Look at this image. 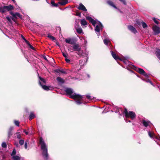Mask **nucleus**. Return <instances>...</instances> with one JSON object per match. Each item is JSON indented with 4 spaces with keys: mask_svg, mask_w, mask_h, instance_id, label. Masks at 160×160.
<instances>
[{
    "mask_svg": "<svg viewBox=\"0 0 160 160\" xmlns=\"http://www.w3.org/2000/svg\"><path fill=\"white\" fill-rule=\"evenodd\" d=\"M24 147L25 149H27L28 147V143L26 141L25 142L24 145Z\"/></svg>",
    "mask_w": 160,
    "mask_h": 160,
    "instance_id": "47",
    "label": "nucleus"
},
{
    "mask_svg": "<svg viewBox=\"0 0 160 160\" xmlns=\"http://www.w3.org/2000/svg\"><path fill=\"white\" fill-rule=\"evenodd\" d=\"M71 98L74 99L76 100V103L78 105H80L82 103V96L79 94H74L72 95L70 97Z\"/></svg>",
    "mask_w": 160,
    "mask_h": 160,
    "instance_id": "5",
    "label": "nucleus"
},
{
    "mask_svg": "<svg viewBox=\"0 0 160 160\" xmlns=\"http://www.w3.org/2000/svg\"><path fill=\"white\" fill-rule=\"evenodd\" d=\"M47 37L53 41L56 40V38L54 37L51 36L49 33L48 34Z\"/></svg>",
    "mask_w": 160,
    "mask_h": 160,
    "instance_id": "25",
    "label": "nucleus"
},
{
    "mask_svg": "<svg viewBox=\"0 0 160 160\" xmlns=\"http://www.w3.org/2000/svg\"><path fill=\"white\" fill-rule=\"evenodd\" d=\"M148 135L149 136L152 138H153L155 142H156L155 139H156L160 141V137H157L155 136L154 133L152 132H150L149 131L148 132Z\"/></svg>",
    "mask_w": 160,
    "mask_h": 160,
    "instance_id": "7",
    "label": "nucleus"
},
{
    "mask_svg": "<svg viewBox=\"0 0 160 160\" xmlns=\"http://www.w3.org/2000/svg\"><path fill=\"white\" fill-rule=\"evenodd\" d=\"M86 97L88 99H91V97L89 95H87Z\"/></svg>",
    "mask_w": 160,
    "mask_h": 160,
    "instance_id": "51",
    "label": "nucleus"
},
{
    "mask_svg": "<svg viewBox=\"0 0 160 160\" xmlns=\"http://www.w3.org/2000/svg\"><path fill=\"white\" fill-rule=\"evenodd\" d=\"M142 26L143 28H146L147 27V24L144 22H142Z\"/></svg>",
    "mask_w": 160,
    "mask_h": 160,
    "instance_id": "36",
    "label": "nucleus"
},
{
    "mask_svg": "<svg viewBox=\"0 0 160 160\" xmlns=\"http://www.w3.org/2000/svg\"><path fill=\"white\" fill-rule=\"evenodd\" d=\"M56 44L58 46L59 45V43L58 42H56Z\"/></svg>",
    "mask_w": 160,
    "mask_h": 160,
    "instance_id": "59",
    "label": "nucleus"
},
{
    "mask_svg": "<svg viewBox=\"0 0 160 160\" xmlns=\"http://www.w3.org/2000/svg\"><path fill=\"white\" fill-rule=\"evenodd\" d=\"M23 132H25V133L26 134L28 135V132H27L26 130H24Z\"/></svg>",
    "mask_w": 160,
    "mask_h": 160,
    "instance_id": "55",
    "label": "nucleus"
},
{
    "mask_svg": "<svg viewBox=\"0 0 160 160\" xmlns=\"http://www.w3.org/2000/svg\"><path fill=\"white\" fill-rule=\"evenodd\" d=\"M65 42L67 43L72 45L75 44V42L73 40H72L71 38L66 39H65Z\"/></svg>",
    "mask_w": 160,
    "mask_h": 160,
    "instance_id": "18",
    "label": "nucleus"
},
{
    "mask_svg": "<svg viewBox=\"0 0 160 160\" xmlns=\"http://www.w3.org/2000/svg\"><path fill=\"white\" fill-rule=\"evenodd\" d=\"M35 117V116L33 112H31L29 117V119L31 120L34 118Z\"/></svg>",
    "mask_w": 160,
    "mask_h": 160,
    "instance_id": "24",
    "label": "nucleus"
},
{
    "mask_svg": "<svg viewBox=\"0 0 160 160\" xmlns=\"http://www.w3.org/2000/svg\"><path fill=\"white\" fill-rule=\"evenodd\" d=\"M154 34L157 35L160 33V28L156 26H154L152 28Z\"/></svg>",
    "mask_w": 160,
    "mask_h": 160,
    "instance_id": "11",
    "label": "nucleus"
},
{
    "mask_svg": "<svg viewBox=\"0 0 160 160\" xmlns=\"http://www.w3.org/2000/svg\"><path fill=\"white\" fill-rule=\"evenodd\" d=\"M65 92L67 94L69 95H71V94L73 93V92L72 89L70 88H66L65 90Z\"/></svg>",
    "mask_w": 160,
    "mask_h": 160,
    "instance_id": "17",
    "label": "nucleus"
},
{
    "mask_svg": "<svg viewBox=\"0 0 160 160\" xmlns=\"http://www.w3.org/2000/svg\"><path fill=\"white\" fill-rule=\"evenodd\" d=\"M16 151L15 149H13L11 154V156H13L16 154Z\"/></svg>",
    "mask_w": 160,
    "mask_h": 160,
    "instance_id": "39",
    "label": "nucleus"
},
{
    "mask_svg": "<svg viewBox=\"0 0 160 160\" xmlns=\"http://www.w3.org/2000/svg\"><path fill=\"white\" fill-rule=\"evenodd\" d=\"M77 32L78 33L81 34L82 32V29L81 28H79L77 29Z\"/></svg>",
    "mask_w": 160,
    "mask_h": 160,
    "instance_id": "30",
    "label": "nucleus"
},
{
    "mask_svg": "<svg viewBox=\"0 0 160 160\" xmlns=\"http://www.w3.org/2000/svg\"><path fill=\"white\" fill-rule=\"evenodd\" d=\"M13 128L12 127H10L8 131V138L9 139L10 138L12 134V131L13 130Z\"/></svg>",
    "mask_w": 160,
    "mask_h": 160,
    "instance_id": "16",
    "label": "nucleus"
},
{
    "mask_svg": "<svg viewBox=\"0 0 160 160\" xmlns=\"http://www.w3.org/2000/svg\"><path fill=\"white\" fill-rule=\"evenodd\" d=\"M54 71L57 73H59L60 72V69H56L54 70Z\"/></svg>",
    "mask_w": 160,
    "mask_h": 160,
    "instance_id": "44",
    "label": "nucleus"
},
{
    "mask_svg": "<svg viewBox=\"0 0 160 160\" xmlns=\"http://www.w3.org/2000/svg\"><path fill=\"white\" fill-rule=\"evenodd\" d=\"M10 14L12 16V17H11L12 20L14 22H16V19L17 18V17L21 18H22V15L18 12H16L14 13L13 12L10 11Z\"/></svg>",
    "mask_w": 160,
    "mask_h": 160,
    "instance_id": "6",
    "label": "nucleus"
},
{
    "mask_svg": "<svg viewBox=\"0 0 160 160\" xmlns=\"http://www.w3.org/2000/svg\"><path fill=\"white\" fill-rule=\"evenodd\" d=\"M112 112H118L119 115H121V113L123 112L122 109L118 108V107L115 106L113 107L112 110H111Z\"/></svg>",
    "mask_w": 160,
    "mask_h": 160,
    "instance_id": "8",
    "label": "nucleus"
},
{
    "mask_svg": "<svg viewBox=\"0 0 160 160\" xmlns=\"http://www.w3.org/2000/svg\"><path fill=\"white\" fill-rule=\"evenodd\" d=\"M156 56L160 60V49H157Z\"/></svg>",
    "mask_w": 160,
    "mask_h": 160,
    "instance_id": "23",
    "label": "nucleus"
},
{
    "mask_svg": "<svg viewBox=\"0 0 160 160\" xmlns=\"http://www.w3.org/2000/svg\"><path fill=\"white\" fill-rule=\"evenodd\" d=\"M102 23L101 22H100L99 26L98 25H97L96 27L95 30L97 32H100V28L101 27H102Z\"/></svg>",
    "mask_w": 160,
    "mask_h": 160,
    "instance_id": "21",
    "label": "nucleus"
},
{
    "mask_svg": "<svg viewBox=\"0 0 160 160\" xmlns=\"http://www.w3.org/2000/svg\"><path fill=\"white\" fill-rule=\"evenodd\" d=\"M76 52V53L79 56H81L82 55V53L80 52Z\"/></svg>",
    "mask_w": 160,
    "mask_h": 160,
    "instance_id": "45",
    "label": "nucleus"
},
{
    "mask_svg": "<svg viewBox=\"0 0 160 160\" xmlns=\"http://www.w3.org/2000/svg\"><path fill=\"white\" fill-rule=\"evenodd\" d=\"M38 78H39V79L42 82L44 83L45 84L46 83V81L44 79L42 78L41 77L39 76Z\"/></svg>",
    "mask_w": 160,
    "mask_h": 160,
    "instance_id": "33",
    "label": "nucleus"
},
{
    "mask_svg": "<svg viewBox=\"0 0 160 160\" xmlns=\"http://www.w3.org/2000/svg\"><path fill=\"white\" fill-rule=\"evenodd\" d=\"M29 47L30 48L32 49L33 50H35V48L33 47L31 44L29 46Z\"/></svg>",
    "mask_w": 160,
    "mask_h": 160,
    "instance_id": "49",
    "label": "nucleus"
},
{
    "mask_svg": "<svg viewBox=\"0 0 160 160\" xmlns=\"http://www.w3.org/2000/svg\"><path fill=\"white\" fill-rule=\"evenodd\" d=\"M111 53L113 58L116 61L119 60L121 61H122L125 64H126L127 66L132 68V67H134V66L132 65L131 63L127 59L125 58H121L116 55V53L112 51H111Z\"/></svg>",
    "mask_w": 160,
    "mask_h": 160,
    "instance_id": "2",
    "label": "nucleus"
},
{
    "mask_svg": "<svg viewBox=\"0 0 160 160\" xmlns=\"http://www.w3.org/2000/svg\"><path fill=\"white\" fill-rule=\"evenodd\" d=\"M143 125L145 127L150 126V122L148 121H146L145 120H142L141 122Z\"/></svg>",
    "mask_w": 160,
    "mask_h": 160,
    "instance_id": "13",
    "label": "nucleus"
},
{
    "mask_svg": "<svg viewBox=\"0 0 160 160\" xmlns=\"http://www.w3.org/2000/svg\"><path fill=\"white\" fill-rule=\"evenodd\" d=\"M86 19L88 20L91 23L92 25L94 26H95V25L96 24V22L91 17L89 16H88L86 17Z\"/></svg>",
    "mask_w": 160,
    "mask_h": 160,
    "instance_id": "12",
    "label": "nucleus"
},
{
    "mask_svg": "<svg viewBox=\"0 0 160 160\" xmlns=\"http://www.w3.org/2000/svg\"><path fill=\"white\" fill-rule=\"evenodd\" d=\"M110 41L108 40L107 39H105L104 40V43L106 45H107L109 42H110Z\"/></svg>",
    "mask_w": 160,
    "mask_h": 160,
    "instance_id": "32",
    "label": "nucleus"
},
{
    "mask_svg": "<svg viewBox=\"0 0 160 160\" xmlns=\"http://www.w3.org/2000/svg\"><path fill=\"white\" fill-rule=\"evenodd\" d=\"M13 2H15V0H12Z\"/></svg>",
    "mask_w": 160,
    "mask_h": 160,
    "instance_id": "62",
    "label": "nucleus"
},
{
    "mask_svg": "<svg viewBox=\"0 0 160 160\" xmlns=\"http://www.w3.org/2000/svg\"><path fill=\"white\" fill-rule=\"evenodd\" d=\"M80 23L82 26H84L88 24L87 22L84 19H82L81 20Z\"/></svg>",
    "mask_w": 160,
    "mask_h": 160,
    "instance_id": "22",
    "label": "nucleus"
},
{
    "mask_svg": "<svg viewBox=\"0 0 160 160\" xmlns=\"http://www.w3.org/2000/svg\"><path fill=\"white\" fill-rule=\"evenodd\" d=\"M146 82H149V83H150V84H152V85H153V84L152 82L150 80L148 79V80H146Z\"/></svg>",
    "mask_w": 160,
    "mask_h": 160,
    "instance_id": "48",
    "label": "nucleus"
},
{
    "mask_svg": "<svg viewBox=\"0 0 160 160\" xmlns=\"http://www.w3.org/2000/svg\"><path fill=\"white\" fill-rule=\"evenodd\" d=\"M56 79L59 83L63 84L65 82L64 80L60 77H58Z\"/></svg>",
    "mask_w": 160,
    "mask_h": 160,
    "instance_id": "20",
    "label": "nucleus"
},
{
    "mask_svg": "<svg viewBox=\"0 0 160 160\" xmlns=\"http://www.w3.org/2000/svg\"><path fill=\"white\" fill-rule=\"evenodd\" d=\"M16 134H17V137L18 139H20L21 138V136L19 132H17Z\"/></svg>",
    "mask_w": 160,
    "mask_h": 160,
    "instance_id": "34",
    "label": "nucleus"
},
{
    "mask_svg": "<svg viewBox=\"0 0 160 160\" xmlns=\"http://www.w3.org/2000/svg\"><path fill=\"white\" fill-rule=\"evenodd\" d=\"M51 3L52 5V6L53 7H57L58 6V4L57 3H55V2L53 1H52L51 2Z\"/></svg>",
    "mask_w": 160,
    "mask_h": 160,
    "instance_id": "28",
    "label": "nucleus"
},
{
    "mask_svg": "<svg viewBox=\"0 0 160 160\" xmlns=\"http://www.w3.org/2000/svg\"><path fill=\"white\" fill-rule=\"evenodd\" d=\"M72 46L73 50L75 51L79 52L81 51V48L78 44H74Z\"/></svg>",
    "mask_w": 160,
    "mask_h": 160,
    "instance_id": "10",
    "label": "nucleus"
},
{
    "mask_svg": "<svg viewBox=\"0 0 160 160\" xmlns=\"http://www.w3.org/2000/svg\"><path fill=\"white\" fill-rule=\"evenodd\" d=\"M120 1L122 2L123 4L124 5H126V3L125 0H119Z\"/></svg>",
    "mask_w": 160,
    "mask_h": 160,
    "instance_id": "46",
    "label": "nucleus"
},
{
    "mask_svg": "<svg viewBox=\"0 0 160 160\" xmlns=\"http://www.w3.org/2000/svg\"><path fill=\"white\" fill-rule=\"evenodd\" d=\"M25 42L29 46L31 45L30 42L28 40L26 41Z\"/></svg>",
    "mask_w": 160,
    "mask_h": 160,
    "instance_id": "52",
    "label": "nucleus"
},
{
    "mask_svg": "<svg viewBox=\"0 0 160 160\" xmlns=\"http://www.w3.org/2000/svg\"><path fill=\"white\" fill-rule=\"evenodd\" d=\"M39 143L41 145V149L42 151V155L44 158L45 160H47L48 158V148L46 145L42 137H40L39 138Z\"/></svg>",
    "mask_w": 160,
    "mask_h": 160,
    "instance_id": "1",
    "label": "nucleus"
},
{
    "mask_svg": "<svg viewBox=\"0 0 160 160\" xmlns=\"http://www.w3.org/2000/svg\"><path fill=\"white\" fill-rule=\"evenodd\" d=\"M125 117L126 118H129L132 119H134L136 117V115L135 113L132 111H128L125 108L124 112Z\"/></svg>",
    "mask_w": 160,
    "mask_h": 160,
    "instance_id": "4",
    "label": "nucleus"
},
{
    "mask_svg": "<svg viewBox=\"0 0 160 160\" xmlns=\"http://www.w3.org/2000/svg\"><path fill=\"white\" fill-rule=\"evenodd\" d=\"M97 34L98 36H100V32H97Z\"/></svg>",
    "mask_w": 160,
    "mask_h": 160,
    "instance_id": "58",
    "label": "nucleus"
},
{
    "mask_svg": "<svg viewBox=\"0 0 160 160\" xmlns=\"http://www.w3.org/2000/svg\"><path fill=\"white\" fill-rule=\"evenodd\" d=\"M6 19H7V20H8V22L11 23H12V21L11 20V18L10 17H9L8 16H7V17H6Z\"/></svg>",
    "mask_w": 160,
    "mask_h": 160,
    "instance_id": "35",
    "label": "nucleus"
},
{
    "mask_svg": "<svg viewBox=\"0 0 160 160\" xmlns=\"http://www.w3.org/2000/svg\"><path fill=\"white\" fill-rule=\"evenodd\" d=\"M15 145L17 147H18V142L15 143Z\"/></svg>",
    "mask_w": 160,
    "mask_h": 160,
    "instance_id": "56",
    "label": "nucleus"
},
{
    "mask_svg": "<svg viewBox=\"0 0 160 160\" xmlns=\"http://www.w3.org/2000/svg\"><path fill=\"white\" fill-rule=\"evenodd\" d=\"M65 61L66 62L68 63H69L70 62V60L66 58L65 59Z\"/></svg>",
    "mask_w": 160,
    "mask_h": 160,
    "instance_id": "50",
    "label": "nucleus"
},
{
    "mask_svg": "<svg viewBox=\"0 0 160 160\" xmlns=\"http://www.w3.org/2000/svg\"><path fill=\"white\" fill-rule=\"evenodd\" d=\"M131 122V121L130 120H128V121H126V122Z\"/></svg>",
    "mask_w": 160,
    "mask_h": 160,
    "instance_id": "61",
    "label": "nucleus"
},
{
    "mask_svg": "<svg viewBox=\"0 0 160 160\" xmlns=\"http://www.w3.org/2000/svg\"><path fill=\"white\" fill-rule=\"evenodd\" d=\"M110 4L111 6H112L114 8L117 9V10L119 12H120L121 13H122V12L119 9L117 8L113 4V3L112 2H111Z\"/></svg>",
    "mask_w": 160,
    "mask_h": 160,
    "instance_id": "27",
    "label": "nucleus"
},
{
    "mask_svg": "<svg viewBox=\"0 0 160 160\" xmlns=\"http://www.w3.org/2000/svg\"><path fill=\"white\" fill-rule=\"evenodd\" d=\"M143 75L145 77H146L147 78H148V75L145 72H144V73L143 74Z\"/></svg>",
    "mask_w": 160,
    "mask_h": 160,
    "instance_id": "54",
    "label": "nucleus"
},
{
    "mask_svg": "<svg viewBox=\"0 0 160 160\" xmlns=\"http://www.w3.org/2000/svg\"><path fill=\"white\" fill-rule=\"evenodd\" d=\"M2 146L3 148H6L7 145L5 142H3L2 144Z\"/></svg>",
    "mask_w": 160,
    "mask_h": 160,
    "instance_id": "38",
    "label": "nucleus"
},
{
    "mask_svg": "<svg viewBox=\"0 0 160 160\" xmlns=\"http://www.w3.org/2000/svg\"><path fill=\"white\" fill-rule=\"evenodd\" d=\"M39 85L42 87V88L44 90L46 91H48L49 90H52L53 88L51 87L50 86H48L46 85H42L41 82L39 81Z\"/></svg>",
    "mask_w": 160,
    "mask_h": 160,
    "instance_id": "9",
    "label": "nucleus"
},
{
    "mask_svg": "<svg viewBox=\"0 0 160 160\" xmlns=\"http://www.w3.org/2000/svg\"><path fill=\"white\" fill-rule=\"evenodd\" d=\"M107 3L108 4L110 5V1H108L107 2Z\"/></svg>",
    "mask_w": 160,
    "mask_h": 160,
    "instance_id": "60",
    "label": "nucleus"
},
{
    "mask_svg": "<svg viewBox=\"0 0 160 160\" xmlns=\"http://www.w3.org/2000/svg\"><path fill=\"white\" fill-rule=\"evenodd\" d=\"M78 9L85 12L87 11V9L85 7L82 3H80L79 6L78 7Z\"/></svg>",
    "mask_w": 160,
    "mask_h": 160,
    "instance_id": "14",
    "label": "nucleus"
},
{
    "mask_svg": "<svg viewBox=\"0 0 160 160\" xmlns=\"http://www.w3.org/2000/svg\"><path fill=\"white\" fill-rule=\"evenodd\" d=\"M68 0H60V1L58 2V3L60 5L63 6L65 5L68 3Z\"/></svg>",
    "mask_w": 160,
    "mask_h": 160,
    "instance_id": "19",
    "label": "nucleus"
},
{
    "mask_svg": "<svg viewBox=\"0 0 160 160\" xmlns=\"http://www.w3.org/2000/svg\"><path fill=\"white\" fill-rule=\"evenodd\" d=\"M21 37H22V38L25 41V42L26 41H27V40L22 35H21Z\"/></svg>",
    "mask_w": 160,
    "mask_h": 160,
    "instance_id": "53",
    "label": "nucleus"
},
{
    "mask_svg": "<svg viewBox=\"0 0 160 160\" xmlns=\"http://www.w3.org/2000/svg\"><path fill=\"white\" fill-rule=\"evenodd\" d=\"M76 15L80 17L81 16V13L79 12H77Z\"/></svg>",
    "mask_w": 160,
    "mask_h": 160,
    "instance_id": "43",
    "label": "nucleus"
},
{
    "mask_svg": "<svg viewBox=\"0 0 160 160\" xmlns=\"http://www.w3.org/2000/svg\"><path fill=\"white\" fill-rule=\"evenodd\" d=\"M12 158L13 160H20V158L18 156H13Z\"/></svg>",
    "mask_w": 160,
    "mask_h": 160,
    "instance_id": "29",
    "label": "nucleus"
},
{
    "mask_svg": "<svg viewBox=\"0 0 160 160\" xmlns=\"http://www.w3.org/2000/svg\"><path fill=\"white\" fill-rule=\"evenodd\" d=\"M24 141L23 140H20L19 141V143L21 145H22L24 143Z\"/></svg>",
    "mask_w": 160,
    "mask_h": 160,
    "instance_id": "37",
    "label": "nucleus"
},
{
    "mask_svg": "<svg viewBox=\"0 0 160 160\" xmlns=\"http://www.w3.org/2000/svg\"><path fill=\"white\" fill-rule=\"evenodd\" d=\"M14 124L17 126H19L20 122L18 121L14 120Z\"/></svg>",
    "mask_w": 160,
    "mask_h": 160,
    "instance_id": "31",
    "label": "nucleus"
},
{
    "mask_svg": "<svg viewBox=\"0 0 160 160\" xmlns=\"http://www.w3.org/2000/svg\"><path fill=\"white\" fill-rule=\"evenodd\" d=\"M128 28L129 30L134 33H136L137 32V31L135 28L132 25L128 26Z\"/></svg>",
    "mask_w": 160,
    "mask_h": 160,
    "instance_id": "15",
    "label": "nucleus"
},
{
    "mask_svg": "<svg viewBox=\"0 0 160 160\" xmlns=\"http://www.w3.org/2000/svg\"><path fill=\"white\" fill-rule=\"evenodd\" d=\"M60 72L63 74H67V73L66 72L64 71L63 69H60Z\"/></svg>",
    "mask_w": 160,
    "mask_h": 160,
    "instance_id": "42",
    "label": "nucleus"
},
{
    "mask_svg": "<svg viewBox=\"0 0 160 160\" xmlns=\"http://www.w3.org/2000/svg\"><path fill=\"white\" fill-rule=\"evenodd\" d=\"M62 55L63 56V57L65 58H67V56H68V54L66 52H62Z\"/></svg>",
    "mask_w": 160,
    "mask_h": 160,
    "instance_id": "40",
    "label": "nucleus"
},
{
    "mask_svg": "<svg viewBox=\"0 0 160 160\" xmlns=\"http://www.w3.org/2000/svg\"><path fill=\"white\" fill-rule=\"evenodd\" d=\"M153 20L154 22L156 24H158V22L156 20L155 18H153Z\"/></svg>",
    "mask_w": 160,
    "mask_h": 160,
    "instance_id": "41",
    "label": "nucleus"
},
{
    "mask_svg": "<svg viewBox=\"0 0 160 160\" xmlns=\"http://www.w3.org/2000/svg\"><path fill=\"white\" fill-rule=\"evenodd\" d=\"M14 9V7L11 4L8 6H3L0 7V12L4 13L7 11H10Z\"/></svg>",
    "mask_w": 160,
    "mask_h": 160,
    "instance_id": "3",
    "label": "nucleus"
},
{
    "mask_svg": "<svg viewBox=\"0 0 160 160\" xmlns=\"http://www.w3.org/2000/svg\"><path fill=\"white\" fill-rule=\"evenodd\" d=\"M43 58L46 61H48V59L45 56H44L43 57Z\"/></svg>",
    "mask_w": 160,
    "mask_h": 160,
    "instance_id": "57",
    "label": "nucleus"
},
{
    "mask_svg": "<svg viewBox=\"0 0 160 160\" xmlns=\"http://www.w3.org/2000/svg\"><path fill=\"white\" fill-rule=\"evenodd\" d=\"M138 71L142 75H143L145 72L143 69L140 68H138Z\"/></svg>",
    "mask_w": 160,
    "mask_h": 160,
    "instance_id": "26",
    "label": "nucleus"
}]
</instances>
